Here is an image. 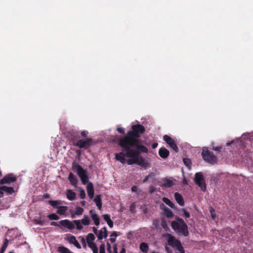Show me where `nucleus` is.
Listing matches in <instances>:
<instances>
[{"label":"nucleus","mask_w":253,"mask_h":253,"mask_svg":"<svg viewBox=\"0 0 253 253\" xmlns=\"http://www.w3.org/2000/svg\"><path fill=\"white\" fill-rule=\"evenodd\" d=\"M89 213L92 219L94 220V224L98 226L100 223L99 218L98 215L96 213L94 210H91L89 211Z\"/></svg>","instance_id":"15"},{"label":"nucleus","mask_w":253,"mask_h":253,"mask_svg":"<svg viewBox=\"0 0 253 253\" xmlns=\"http://www.w3.org/2000/svg\"><path fill=\"white\" fill-rule=\"evenodd\" d=\"M0 189L3 190V191H5L7 192V193L9 194H12L14 192V190L13 188L11 187H7L5 186H0Z\"/></svg>","instance_id":"26"},{"label":"nucleus","mask_w":253,"mask_h":253,"mask_svg":"<svg viewBox=\"0 0 253 253\" xmlns=\"http://www.w3.org/2000/svg\"><path fill=\"white\" fill-rule=\"evenodd\" d=\"M120 253H126V250L124 248H123Z\"/></svg>","instance_id":"55"},{"label":"nucleus","mask_w":253,"mask_h":253,"mask_svg":"<svg viewBox=\"0 0 253 253\" xmlns=\"http://www.w3.org/2000/svg\"><path fill=\"white\" fill-rule=\"evenodd\" d=\"M59 223L62 226L67 228L69 230H73L75 228V224L73 221H71L68 219L60 220Z\"/></svg>","instance_id":"11"},{"label":"nucleus","mask_w":253,"mask_h":253,"mask_svg":"<svg viewBox=\"0 0 253 253\" xmlns=\"http://www.w3.org/2000/svg\"><path fill=\"white\" fill-rule=\"evenodd\" d=\"M114 253H117V251H116L114 252Z\"/></svg>","instance_id":"60"},{"label":"nucleus","mask_w":253,"mask_h":253,"mask_svg":"<svg viewBox=\"0 0 253 253\" xmlns=\"http://www.w3.org/2000/svg\"><path fill=\"white\" fill-rule=\"evenodd\" d=\"M117 131L120 133H122V134L125 133V129L123 127H118Z\"/></svg>","instance_id":"42"},{"label":"nucleus","mask_w":253,"mask_h":253,"mask_svg":"<svg viewBox=\"0 0 253 253\" xmlns=\"http://www.w3.org/2000/svg\"><path fill=\"white\" fill-rule=\"evenodd\" d=\"M155 188L153 186H150L149 192L150 193L152 194L155 191Z\"/></svg>","instance_id":"44"},{"label":"nucleus","mask_w":253,"mask_h":253,"mask_svg":"<svg viewBox=\"0 0 253 253\" xmlns=\"http://www.w3.org/2000/svg\"><path fill=\"white\" fill-rule=\"evenodd\" d=\"M235 142L239 144L236 145V147H238L239 148L246 147L247 145H250L253 148V140H251L249 138H246L245 136H242L241 138L237 139L236 140H232L231 141L227 143L226 145H230Z\"/></svg>","instance_id":"4"},{"label":"nucleus","mask_w":253,"mask_h":253,"mask_svg":"<svg viewBox=\"0 0 253 253\" xmlns=\"http://www.w3.org/2000/svg\"><path fill=\"white\" fill-rule=\"evenodd\" d=\"M163 201L172 209H175V206L170 200L166 197L163 198Z\"/></svg>","instance_id":"27"},{"label":"nucleus","mask_w":253,"mask_h":253,"mask_svg":"<svg viewBox=\"0 0 253 253\" xmlns=\"http://www.w3.org/2000/svg\"><path fill=\"white\" fill-rule=\"evenodd\" d=\"M3 190L0 189V198H1L3 196Z\"/></svg>","instance_id":"52"},{"label":"nucleus","mask_w":253,"mask_h":253,"mask_svg":"<svg viewBox=\"0 0 253 253\" xmlns=\"http://www.w3.org/2000/svg\"><path fill=\"white\" fill-rule=\"evenodd\" d=\"M194 181L195 183L200 187L203 191H205L206 190V184L204 178L203 173L199 172L196 173L194 177Z\"/></svg>","instance_id":"7"},{"label":"nucleus","mask_w":253,"mask_h":253,"mask_svg":"<svg viewBox=\"0 0 253 253\" xmlns=\"http://www.w3.org/2000/svg\"><path fill=\"white\" fill-rule=\"evenodd\" d=\"M95 239L94 235L92 233H89L86 237V242L88 245L90 243H93Z\"/></svg>","instance_id":"30"},{"label":"nucleus","mask_w":253,"mask_h":253,"mask_svg":"<svg viewBox=\"0 0 253 253\" xmlns=\"http://www.w3.org/2000/svg\"><path fill=\"white\" fill-rule=\"evenodd\" d=\"M50 225L51 226L59 227V224L57 222L54 221L51 222Z\"/></svg>","instance_id":"48"},{"label":"nucleus","mask_w":253,"mask_h":253,"mask_svg":"<svg viewBox=\"0 0 253 253\" xmlns=\"http://www.w3.org/2000/svg\"><path fill=\"white\" fill-rule=\"evenodd\" d=\"M68 179L70 181L71 184L74 186H76L77 184V179L75 175L70 172L69 175Z\"/></svg>","instance_id":"20"},{"label":"nucleus","mask_w":253,"mask_h":253,"mask_svg":"<svg viewBox=\"0 0 253 253\" xmlns=\"http://www.w3.org/2000/svg\"><path fill=\"white\" fill-rule=\"evenodd\" d=\"M68 210L67 207L66 206H60L57 209V213L59 215H64Z\"/></svg>","instance_id":"23"},{"label":"nucleus","mask_w":253,"mask_h":253,"mask_svg":"<svg viewBox=\"0 0 253 253\" xmlns=\"http://www.w3.org/2000/svg\"><path fill=\"white\" fill-rule=\"evenodd\" d=\"M131 128L127 135L119 139V145L122 148V151L116 154L115 158L123 164H136L146 169L150 167V164L140 156V153H147L148 149L141 144L139 139L145 128L141 125H133Z\"/></svg>","instance_id":"1"},{"label":"nucleus","mask_w":253,"mask_h":253,"mask_svg":"<svg viewBox=\"0 0 253 253\" xmlns=\"http://www.w3.org/2000/svg\"><path fill=\"white\" fill-rule=\"evenodd\" d=\"M103 219L107 222L108 226L110 228H112L113 226V222L111 219L110 216L108 214H104L103 215Z\"/></svg>","instance_id":"25"},{"label":"nucleus","mask_w":253,"mask_h":253,"mask_svg":"<svg viewBox=\"0 0 253 253\" xmlns=\"http://www.w3.org/2000/svg\"><path fill=\"white\" fill-rule=\"evenodd\" d=\"M89 218L86 215H84V218L82 220H74V223L76 225V228L77 230H80L83 229V225H88L90 224Z\"/></svg>","instance_id":"8"},{"label":"nucleus","mask_w":253,"mask_h":253,"mask_svg":"<svg viewBox=\"0 0 253 253\" xmlns=\"http://www.w3.org/2000/svg\"><path fill=\"white\" fill-rule=\"evenodd\" d=\"M174 185V181L172 179L167 177L162 178L161 181L160 186L165 187H170Z\"/></svg>","instance_id":"13"},{"label":"nucleus","mask_w":253,"mask_h":253,"mask_svg":"<svg viewBox=\"0 0 253 253\" xmlns=\"http://www.w3.org/2000/svg\"><path fill=\"white\" fill-rule=\"evenodd\" d=\"M92 144V139L91 138L83 139L77 142L76 145L80 148H86Z\"/></svg>","instance_id":"9"},{"label":"nucleus","mask_w":253,"mask_h":253,"mask_svg":"<svg viewBox=\"0 0 253 253\" xmlns=\"http://www.w3.org/2000/svg\"><path fill=\"white\" fill-rule=\"evenodd\" d=\"M80 198L82 199H84L85 197V193L84 189H81L80 190Z\"/></svg>","instance_id":"38"},{"label":"nucleus","mask_w":253,"mask_h":253,"mask_svg":"<svg viewBox=\"0 0 253 253\" xmlns=\"http://www.w3.org/2000/svg\"><path fill=\"white\" fill-rule=\"evenodd\" d=\"M86 190L87 195L89 196L90 199H92L93 197L94 190V187L92 183L91 182H89L86 185Z\"/></svg>","instance_id":"14"},{"label":"nucleus","mask_w":253,"mask_h":253,"mask_svg":"<svg viewBox=\"0 0 253 253\" xmlns=\"http://www.w3.org/2000/svg\"><path fill=\"white\" fill-rule=\"evenodd\" d=\"M105 253V246L104 245H101L100 247V253Z\"/></svg>","instance_id":"41"},{"label":"nucleus","mask_w":253,"mask_h":253,"mask_svg":"<svg viewBox=\"0 0 253 253\" xmlns=\"http://www.w3.org/2000/svg\"><path fill=\"white\" fill-rule=\"evenodd\" d=\"M107 237V231L106 227H104L101 230L99 231L97 235L98 240H101L103 238H106Z\"/></svg>","instance_id":"16"},{"label":"nucleus","mask_w":253,"mask_h":253,"mask_svg":"<svg viewBox=\"0 0 253 253\" xmlns=\"http://www.w3.org/2000/svg\"><path fill=\"white\" fill-rule=\"evenodd\" d=\"M81 204L83 206H84L85 205V202L84 201H83L81 202Z\"/></svg>","instance_id":"56"},{"label":"nucleus","mask_w":253,"mask_h":253,"mask_svg":"<svg viewBox=\"0 0 253 253\" xmlns=\"http://www.w3.org/2000/svg\"><path fill=\"white\" fill-rule=\"evenodd\" d=\"M210 212L211 213V217L213 219H214L216 217V215L215 214V211L212 208H210Z\"/></svg>","instance_id":"39"},{"label":"nucleus","mask_w":253,"mask_h":253,"mask_svg":"<svg viewBox=\"0 0 253 253\" xmlns=\"http://www.w3.org/2000/svg\"><path fill=\"white\" fill-rule=\"evenodd\" d=\"M202 156L205 161L211 164L214 165L217 162L216 157L209 151L207 148H203Z\"/></svg>","instance_id":"5"},{"label":"nucleus","mask_w":253,"mask_h":253,"mask_svg":"<svg viewBox=\"0 0 253 253\" xmlns=\"http://www.w3.org/2000/svg\"><path fill=\"white\" fill-rule=\"evenodd\" d=\"M131 191H132V192H136V191L137 190V187H136V186H132V187H131Z\"/></svg>","instance_id":"50"},{"label":"nucleus","mask_w":253,"mask_h":253,"mask_svg":"<svg viewBox=\"0 0 253 253\" xmlns=\"http://www.w3.org/2000/svg\"><path fill=\"white\" fill-rule=\"evenodd\" d=\"M107 249L108 250H110L111 249V245L109 243H107Z\"/></svg>","instance_id":"54"},{"label":"nucleus","mask_w":253,"mask_h":253,"mask_svg":"<svg viewBox=\"0 0 253 253\" xmlns=\"http://www.w3.org/2000/svg\"><path fill=\"white\" fill-rule=\"evenodd\" d=\"M164 140L176 152L178 151V148L173 139L167 135L164 136Z\"/></svg>","instance_id":"10"},{"label":"nucleus","mask_w":253,"mask_h":253,"mask_svg":"<svg viewBox=\"0 0 253 253\" xmlns=\"http://www.w3.org/2000/svg\"><path fill=\"white\" fill-rule=\"evenodd\" d=\"M181 210L183 211V213H184V214L185 215V216L187 218H189L190 217V213L187 212L185 209H182Z\"/></svg>","instance_id":"40"},{"label":"nucleus","mask_w":253,"mask_h":253,"mask_svg":"<svg viewBox=\"0 0 253 253\" xmlns=\"http://www.w3.org/2000/svg\"><path fill=\"white\" fill-rule=\"evenodd\" d=\"M69 242L70 243L73 244L77 248H81V245H80V244L79 243L75 236H71L69 239Z\"/></svg>","instance_id":"19"},{"label":"nucleus","mask_w":253,"mask_h":253,"mask_svg":"<svg viewBox=\"0 0 253 253\" xmlns=\"http://www.w3.org/2000/svg\"><path fill=\"white\" fill-rule=\"evenodd\" d=\"M88 246L92 250L93 253H98V248L94 243H90Z\"/></svg>","instance_id":"31"},{"label":"nucleus","mask_w":253,"mask_h":253,"mask_svg":"<svg viewBox=\"0 0 253 253\" xmlns=\"http://www.w3.org/2000/svg\"><path fill=\"white\" fill-rule=\"evenodd\" d=\"M49 204L52 206L54 208L58 209L59 208L60 202L57 201H49Z\"/></svg>","instance_id":"33"},{"label":"nucleus","mask_w":253,"mask_h":253,"mask_svg":"<svg viewBox=\"0 0 253 253\" xmlns=\"http://www.w3.org/2000/svg\"><path fill=\"white\" fill-rule=\"evenodd\" d=\"M147 176L148 177L149 179H153L155 177V174L154 173H151Z\"/></svg>","instance_id":"46"},{"label":"nucleus","mask_w":253,"mask_h":253,"mask_svg":"<svg viewBox=\"0 0 253 253\" xmlns=\"http://www.w3.org/2000/svg\"><path fill=\"white\" fill-rule=\"evenodd\" d=\"M73 169L76 171L83 184L85 185L88 181V176L86 171L79 164H74Z\"/></svg>","instance_id":"6"},{"label":"nucleus","mask_w":253,"mask_h":253,"mask_svg":"<svg viewBox=\"0 0 253 253\" xmlns=\"http://www.w3.org/2000/svg\"><path fill=\"white\" fill-rule=\"evenodd\" d=\"M158 146V143L155 142V143H153L152 145V147L153 149H155Z\"/></svg>","instance_id":"51"},{"label":"nucleus","mask_w":253,"mask_h":253,"mask_svg":"<svg viewBox=\"0 0 253 253\" xmlns=\"http://www.w3.org/2000/svg\"><path fill=\"white\" fill-rule=\"evenodd\" d=\"M47 217L50 220H58L59 219V217L55 213H51V214L48 215Z\"/></svg>","instance_id":"35"},{"label":"nucleus","mask_w":253,"mask_h":253,"mask_svg":"<svg viewBox=\"0 0 253 253\" xmlns=\"http://www.w3.org/2000/svg\"><path fill=\"white\" fill-rule=\"evenodd\" d=\"M16 180V178L13 175V174H9L0 180V184L1 185L4 184H10L12 182H15Z\"/></svg>","instance_id":"12"},{"label":"nucleus","mask_w":253,"mask_h":253,"mask_svg":"<svg viewBox=\"0 0 253 253\" xmlns=\"http://www.w3.org/2000/svg\"><path fill=\"white\" fill-rule=\"evenodd\" d=\"M222 147L219 146V147H213L212 148V149L215 150V151H220Z\"/></svg>","instance_id":"47"},{"label":"nucleus","mask_w":253,"mask_h":253,"mask_svg":"<svg viewBox=\"0 0 253 253\" xmlns=\"http://www.w3.org/2000/svg\"><path fill=\"white\" fill-rule=\"evenodd\" d=\"M140 249L144 253H147L149 250V246L147 244L142 242L140 245Z\"/></svg>","instance_id":"28"},{"label":"nucleus","mask_w":253,"mask_h":253,"mask_svg":"<svg viewBox=\"0 0 253 253\" xmlns=\"http://www.w3.org/2000/svg\"><path fill=\"white\" fill-rule=\"evenodd\" d=\"M94 201L95 203L96 206L98 207L99 210H101L102 207L101 199L100 195H96L94 199Z\"/></svg>","instance_id":"24"},{"label":"nucleus","mask_w":253,"mask_h":253,"mask_svg":"<svg viewBox=\"0 0 253 253\" xmlns=\"http://www.w3.org/2000/svg\"><path fill=\"white\" fill-rule=\"evenodd\" d=\"M171 226L175 231L182 233L185 236L188 235L187 226L182 218L177 217L175 220L171 222Z\"/></svg>","instance_id":"2"},{"label":"nucleus","mask_w":253,"mask_h":253,"mask_svg":"<svg viewBox=\"0 0 253 253\" xmlns=\"http://www.w3.org/2000/svg\"><path fill=\"white\" fill-rule=\"evenodd\" d=\"M164 214L167 217L170 218L173 216L172 211L169 208H165L164 210Z\"/></svg>","instance_id":"32"},{"label":"nucleus","mask_w":253,"mask_h":253,"mask_svg":"<svg viewBox=\"0 0 253 253\" xmlns=\"http://www.w3.org/2000/svg\"><path fill=\"white\" fill-rule=\"evenodd\" d=\"M114 252L117 251V247L116 246H115L114 247Z\"/></svg>","instance_id":"59"},{"label":"nucleus","mask_w":253,"mask_h":253,"mask_svg":"<svg viewBox=\"0 0 253 253\" xmlns=\"http://www.w3.org/2000/svg\"><path fill=\"white\" fill-rule=\"evenodd\" d=\"M174 198L180 206H183L184 205V202L183 197L179 193L177 192L175 193Z\"/></svg>","instance_id":"18"},{"label":"nucleus","mask_w":253,"mask_h":253,"mask_svg":"<svg viewBox=\"0 0 253 253\" xmlns=\"http://www.w3.org/2000/svg\"><path fill=\"white\" fill-rule=\"evenodd\" d=\"M88 134V131H86V130H84V131H83L82 132H81V135L83 136V137H86L87 136Z\"/></svg>","instance_id":"45"},{"label":"nucleus","mask_w":253,"mask_h":253,"mask_svg":"<svg viewBox=\"0 0 253 253\" xmlns=\"http://www.w3.org/2000/svg\"><path fill=\"white\" fill-rule=\"evenodd\" d=\"M135 208V205L134 204H132L130 206V210L131 211L133 212H134Z\"/></svg>","instance_id":"43"},{"label":"nucleus","mask_w":253,"mask_h":253,"mask_svg":"<svg viewBox=\"0 0 253 253\" xmlns=\"http://www.w3.org/2000/svg\"><path fill=\"white\" fill-rule=\"evenodd\" d=\"M84 209L80 207H77L76 208V210H75V211L74 213H72L71 214V216L72 218H74L75 217V215H81L83 214V213L84 212Z\"/></svg>","instance_id":"21"},{"label":"nucleus","mask_w":253,"mask_h":253,"mask_svg":"<svg viewBox=\"0 0 253 253\" xmlns=\"http://www.w3.org/2000/svg\"><path fill=\"white\" fill-rule=\"evenodd\" d=\"M5 246H2L0 249V253H4L5 251Z\"/></svg>","instance_id":"49"},{"label":"nucleus","mask_w":253,"mask_h":253,"mask_svg":"<svg viewBox=\"0 0 253 253\" xmlns=\"http://www.w3.org/2000/svg\"><path fill=\"white\" fill-rule=\"evenodd\" d=\"M118 236L117 232L114 231L111 235V238L110 239V241L112 243H114L116 241V237Z\"/></svg>","instance_id":"36"},{"label":"nucleus","mask_w":253,"mask_h":253,"mask_svg":"<svg viewBox=\"0 0 253 253\" xmlns=\"http://www.w3.org/2000/svg\"><path fill=\"white\" fill-rule=\"evenodd\" d=\"M148 179H149V178H148V177L147 176H146V177H145V178L143 179V182L144 183H145V182H146L148 180Z\"/></svg>","instance_id":"53"},{"label":"nucleus","mask_w":253,"mask_h":253,"mask_svg":"<svg viewBox=\"0 0 253 253\" xmlns=\"http://www.w3.org/2000/svg\"><path fill=\"white\" fill-rule=\"evenodd\" d=\"M93 230L95 233H96L97 230L95 227H93Z\"/></svg>","instance_id":"57"},{"label":"nucleus","mask_w":253,"mask_h":253,"mask_svg":"<svg viewBox=\"0 0 253 253\" xmlns=\"http://www.w3.org/2000/svg\"><path fill=\"white\" fill-rule=\"evenodd\" d=\"M183 163L185 165V166L187 167H190L191 165V162L190 160L186 158H184L183 160Z\"/></svg>","instance_id":"37"},{"label":"nucleus","mask_w":253,"mask_h":253,"mask_svg":"<svg viewBox=\"0 0 253 253\" xmlns=\"http://www.w3.org/2000/svg\"><path fill=\"white\" fill-rule=\"evenodd\" d=\"M5 246V249H6V247H7V243L6 242H5V243L3 244V246Z\"/></svg>","instance_id":"58"},{"label":"nucleus","mask_w":253,"mask_h":253,"mask_svg":"<svg viewBox=\"0 0 253 253\" xmlns=\"http://www.w3.org/2000/svg\"><path fill=\"white\" fill-rule=\"evenodd\" d=\"M66 195L67 198L69 200H74L75 199L76 196V194L75 192L69 189L67 190Z\"/></svg>","instance_id":"22"},{"label":"nucleus","mask_w":253,"mask_h":253,"mask_svg":"<svg viewBox=\"0 0 253 253\" xmlns=\"http://www.w3.org/2000/svg\"><path fill=\"white\" fill-rule=\"evenodd\" d=\"M34 222L37 224L42 226L45 224V221L42 218H37L34 219Z\"/></svg>","instance_id":"34"},{"label":"nucleus","mask_w":253,"mask_h":253,"mask_svg":"<svg viewBox=\"0 0 253 253\" xmlns=\"http://www.w3.org/2000/svg\"><path fill=\"white\" fill-rule=\"evenodd\" d=\"M164 236L166 238L168 244L172 247H175L178 251V253H184V250L181 244L179 241L176 240L173 236L169 233L165 234Z\"/></svg>","instance_id":"3"},{"label":"nucleus","mask_w":253,"mask_h":253,"mask_svg":"<svg viewBox=\"0 0 253 253\" xmlns=\"http://www.w3.org/2000/svg\"><path fill=\"white\" fill-rule=\"evenodd\" d=\"M159 154L162 158L166 159L169 155V151L165 148H161L159 151Z\"/></svg>","instance_id":"17"},{"label":"nucleus","mask_w":253,"mask_h":253,"mask_svg":"<svg viewBox=\"0 0 253 253\" xmlns=\"http://www.w3.org/2000/svg\"><path fill=\"white\" fill-rule=\"evenodd\" d=\"M57 250L60 253H73L71 252L68 248L64 247H58Z\"/></svg>","instance_id":"29"}]
</instances>
